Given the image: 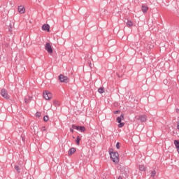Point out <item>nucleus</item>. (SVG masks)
<instances>
[{"label":"nucleus","mask_w":179,"mask_h":179,"mask_svg":"<svg viewBox=\"0 0 179 179\" xmlns=\"http://www.w3.org/2000/svg\"><path fill=\"white\" fill-rule=\"evenodd\" d=\"M109 155L110 156V159H112L113 163L115 164H118L119 160V156L120 155L117 152H114L113 148L109 149Z\"/></svg>","instance_id":"f257e3e1"},{"label":"nucleus","mask_w":179,"mask_h":179,"mask_svg":"<svg viewBox=\"0 0 179 179\" xmlns=\"http://www.w3.org/2000/svg\"><path fill=\"white\" fill-rule=\"evenodd\" d=\"M59 80L62 83H69V78H68V76H65L64 74H60L59 76Z\"/></svg>","instance_id":"f03ea898"},{"label":"nucleus","mask_w":179,"mask_h":179,"mask_svg":"<svg viewBox=\"0 0 179 179\" xmlns=\"http://www.w3.org/2000/svg\"><path fill=\"white\" fill-rule=\"evenodd\" d=\"M43 98L45 100H51L52 99V94L48 91L43 92Z\"/></svg>","instance_id":"7ed1b4c3"},{"label":"nucleus","mask_w":179,"mask_h":179,"mask_svg":"<svg viewBox=\"0 0 179 179\" xmlns=\"http://www.w3.org/2000/svg\"><path fill=\"white\" fill-rule=\"evenodd\" d=\"M1 94L3 99H6V100H9V94H8V91L5 89H2L1 91Z\"/></svg>","instance_id":"20e7f679"},{"label":"nucleus","mask_w":179,"mask_h":179,"mask_svg":"<svg viewBox=\"0 0 179 179\" xmlns=\"http://www.w3.org/2000/svg\"><path fill=\"white\" fill-rule=\"evenodd\" d=\"M45 50L48 52V54H52V47L50 43H47L45 45Z\"/></svg>","instance_id":"39448f33"},{"label":"nucleus","mask_w":179,"mask_h":179,"mask_svg":"<svg viewBox=\"0 0 179 179\" xmlns=\"http://www.w3.org/2000/svg\"><path fill=\"white\" fill-rule=\"evenodd\" d=\"M42 30L44 31H50V26L48 24H45L42 26Z\"/></svg>","instance_id":"423d86ee"},{"label":"nucleus","mask_w":179,"mask_h":179,"mask_svg":"<svg viewBox=\"0 0 179 179\" xmlns=\"http://www.w3.org/2000/svg\"><path fill=\"white\" fill-rule=\"evenodd\" d=\"M138 120H141V122H146V120H147L146 115H142L139 116Z\"/></svg>","instance_id":"0eeeda50"},{"label":"nucleus","mask_w":179,"mask_h":179,"mask_svg":"<svg viewBox=\"0 0 179 179\" xmlns=\"http://www.w3.org/2000/svg\"><path fill=\"white\" fill-rule=\"evenodd\" d=\"M148 10H149V7H148V6L143 5L141 6V10L144 13H147Z\"/></svg>","instance_id":"6e6552de"},{"label":"nucleus","mask_w":179,"mask_h":179,"mask_svg":"<svg viewBox=\"0 0 179 179\" xmlns=\"http://www.w3.org/2000/svg\"><path fill=\"white\" fill-rule=\"evenodd\" d=\"M18 12L20 13H24V12H26V9L24 8V6H20L18 7Z\"/></svg>","instance_id":"1a4fd4ad"},{"label":"nucleus","mask_w":179,"mask_h":179,"mask_svg":"<svg viewBox=\"0 0 179 179\" xmlns=\"http://www.w3.org/2000/svg\"><path fill=\"white\" fill-rule=\"evenodd\" d=\"M30 101H31V96H25L24 103L26 104H29V103H30Z\"/></svg>","instance_id":"9d476101"},{"label":"nucleus","mask_w":179,"mask_h":179,"mask_svg":"<svg viewBox=\"0 0 179 179\" xmlns=\"http://www.w3.org/2000/svg\"><path fill=\"white\" fill-rule=\"evenodd\" d=\"M75 152H76V149L75 148H70L69 150V156H72Z\"/></svg>","instance_id":"9b49d317"},{"label":"nucleus","mask_w":179,"mask_h":179,"mask_svg":"<svg viewBox=\"0 0 179 179\" xmlns=\"http://www.w3.org/2000/svg\"><path fill=\"white\" fill-rule=\"evenodd\" d=\"M123 118H124V114H122L120 117H117L116 119L117 122L120 124L121 121H122Z\"/></svg>","instance_id":"f8f14e48"},{"label":"nucleus","mask_w":179,"mask_h":179,"mask_svg":"<svg viewBox=\"0 0 179 179\" xmlns=\"http://www.w3.org/2000/svg\"><path fill=\"white\" fill-rule=\"evenodd\" d=\"M126 24L127 27H132L134 26V22L131 20H128Z\"/></svg>","instance_id":"ddd939ff"},{"label":"nucleus","mask_w":179,"mask_h":179,"mask_svg":"<svg viewBox=\"0 0 179 179\" xmlns=\"http://www.w3.org/2000/svg\"><path fill=\"white\" fill-rule=\"evenodd\" d=\"M13 26H15V24H13V22H10L9 25H8V31L11 33L12 31V29H13Z\"/></svg>","instance_id":"4468645a"},{"label":"nucleus","mask_w":179,"mask_h":179,"mask_svg":"<svg viewBox=\"0 0 179 179\" xmlns=\"http://www.w3.org/2000/svg\"><path fill=\"white\" fill-rule=\"evenodd\" d=\"M78 131H80V132H85L86 131V127L84 126H80Z\"/></svg>","instance_id":"2eb2a0df"},{"label":"nucleus","mask_w":179,"mask_h":179,"mask_svg":"<svg viewBox=\"0 0 179 179\" xmlns=\"http://www.w3.org/2000/svg\"><path fill=\"white\" fill-rule=\"evenodd\" d=\"M138 169L140 171H146V167L144 165H140Z\"/></svg>","instance_id":"dca6fc26"},{"label":"nucleus","mask_w":179,"mask_h":179,"mask_svg":"<svg viewBox=\"0 0 179 179\" xmlns=\"http://www.w3.org/2000/svg\"><path fill=\"white\" fill-rule=\"evenodd\" d=\"M121 172H122V174H124V176L125 177H127L128 176V173H127V171H125V169L124 168H122L121 169Z\"/></svg>","instance_id":"f3484780"},{"label":"nucleus","mask_w":179,"mask_h":179,"mask_svg":"<svg viewBox=\"0 0 179 179\" xmlns=\"http://www.w3.org/2000/svg\"><path fill=\"white\" fill-rule=\"evenodd\" d=\"M174 145H175L176 149L179 148V141H178V140H175L174 141Z\"/></svg>","instance_id":"a211bd4d"},{"label":"nucleus","mask_w":179,"mask_h":179,"mask_svg":"<svg viewBox=\"0 0 179 179\" xmlns=\"http://www.w3.org/2000/svg\"><path fill=\"white\" fill-rule=\"evenodd\" d=\"M98 92L101 94H103V93H104V88L103 87H101L100 88H99Z\"/></svg>","instance_id":"6ab92c4d"},{"label":"nucleus","mask_w":179,"mask_h":179,"mask_svg":"<svg viewBox=\"0 0 179 179\" xmlns=\"http://www.w3.org/2000/svg\"><path fill=\"white\" fill-rule=\"evenodd\" d=\"M156 171L153 170L151 171V175L150 177H152V178H155V177L156 176Z\"/></svg>","instance_id":"aec40b11"},{"label":"nucleus","mask_w":179,"mask_h":179,"mask_svg":"<svg viewBox=\"0 0 179 179\" xmlns=\"http://www.w3.org/2000/svg\"><path fill=\"white\" fill-rule=\"evenodd\" d=\"M76 144L79 145L80 142V137L79 136H78L76 137Z\"/></svg>","instance_id":"412c9836"},{"label":"nucleus","mask_w":179,"mask_h":179,"mask_svg":"<svg viewBox=\"0 0 179 179\" xmlns=\"http://www.w3.org/2000/svg\"><path fill=\"white\" fill-rule=\"evenodd\" d=\"M79 127H80V126H76V125H75V124H73V125H72L73 129H76L77 131H79Z\"/></svg>","instance_id":"4be33fe9"},{"label":"nucleus","mask_w":179,"mask_h":179,"mask_svg":"<svg viewBox=\"0 0 179 179\" xmlns=\"http://www.w3.org/2000/svg\"><path fill=\"white\" fill-rule=\"evenodd\" d=\"M48 120H50V118L48 117V115H45L43 117V121H45V122H47Z\"/></svg>","instance_id":"5701e85b"},{"label":"nucleus","mask_w":179,"mask_h":179,"mask_svg":"<svg viewBox=\"0 0 179 179\" xmlns=\"http://www.w3.org/2000/svg\"><path fill=\"white\" fill-rule=\"evenodd\" d=\"M125 125V123L124 122H120L119 124H118V127L119 128H122V127H124Z\"/></svg>","instance_id":"b1692460"},{"label":"nucleus","mask_w":179,"mask_h":179,"mask_svg":"<svg viewBox=\"0 0 179 179\" xmlns=\"http://www.w3.org/2000/svg\"><path fill=\"white\" fill-rule=\"evenodd\" d=\"M15 169L17 171V173H20V168L19 166H15Z\"/></svg>","instance_id":"393cba45"},{"label":"nucleus","mask_w":179,"mask_h":179,"mask_svg":"<svg viewBox=\"0 0 179 179\" xmlns=\"http://www.w3.org/2000/svg\"><path fill=\"white\" fill-rule=\"evenodd\" d=\"M36 117H38V118L41 117V113L40 112H36Z\"/></svg>","instance_id":"a878e982"},{"label":"nucleus","mask_w":179,"mask_h":179,"mask_svg":"<svg viewBox=\"0 0 179 179\" xmlns=\"http://www.w3.org/2000/svg\"><path fill=\"white\" fill-rule=\"evenodd\" d=\"M120 113H121L120 110L113 111L114 114H120Z\"/></svg>","instance_id":"bb28decb"},{"label":"nucleus","mask_w":179,"mask_h":179,"mask_svg":"<svg viewBox=\"0 0 179 179\" xmlns=\"http://www.w3.org/2000/svg\"><path fill=\"white\" fill-rule=\"evenodd\" d=\"M116 148L117 149H120V143H116Z\"/></svg>","instance_id":"cd10ccee"},{"label":"nucleus","mask_w":179,"mask_h":179,"mask_svg":"<svg viewBox=\"0 0 179 179\" xmlns=\"http://www.w3.org/2000/svg\"><path fill=\"white\" fill-rule=\"evenodd\" d=\"M41 131L42 132H44V131H45V127H42Z\"/></svg>","instance_id":"c85d7f7f"},{"label":"nucleus","mask_w":179,"mask_h":179,"mask_svg":"<svg viewBox=\"0 0 179 179\" xmlns=\"http://www.w3.org/2000/svg\"><path fill=\"white\" fill-rule=\"evenodd\" d=\"M117 179H122V176H119Z\"/></svg>","instance_id":"c756f323"},{"label":"nucleus","mask_w":179,"mask_h":179,"mask_svg":"<svg viewBox=\"0 0 179 179\" xmlns=\"http://www.w3.org/2000/svg\"><path fill=\"white\" fill-rule=\"evenodd\" d=\"M176 113H179V109L178 108L176 109Z\"/></svg>","instance_id":"7c9ffc66"},{"label":"nucleus","mask_w":179,"mask_h":179,"mask_svg":"<svg viewBox=\"0 0 179 179\" xmlns=\"http://www.w3.org/2000/svg\"><path fill=\"white\" fill-rule=\"evenodd\" d=\"M71 132H73V129H70Z\"/></svg>","instance_id":"2f4dec72"},{"label":"nucleus","mask_w":179,"mask_h":179,"mask_svg":"<svg viewBox=\"0 0 179 179\" xmlns=\"http://www.w3.org/2000/svg\"><path fill=\"white\" fill-rule=\"evenodd\" d=\"M117 76H118V78H121V76H120V74H117Z\"/></svg>","instance_id":"473e14b6"},{"label":"nucleus","mask_w":179,"mask_h":179,"mask_svg":"<svg viewBox=\"0 0 179 179\" xmlns=\"http://www.w3.org/2000/svg\"><path fill=\"white\" fill-rule=\"evenodd\" d=\"M22 141H24V139L22 138Z\"/></svg>","instance_id":"72a5a7b5"}]
</instances>
